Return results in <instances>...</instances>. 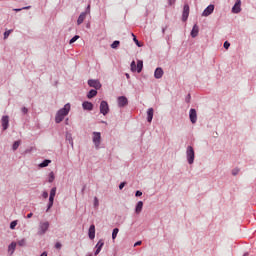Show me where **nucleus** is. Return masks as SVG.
Here are the masks:
<instances>
[{
	"mask_svg": "<svg viewBox=\"0 0 256 256\" xmlns=\"http://www.w3.org/2000/svg\"><path fill=\"white\" fill-rule=\"evenodd\" d=\"M229 47H231V43L225 41L224 42V49H229Z\"/></svg>",
	"mask_w": 256,
	"mask_h": 256,
	"instance_id": "58836bf2",
	"label": "nucleus"
},
{
	"mask_svg": "<svg viewBox=\"0 0 256 256\" xmlns=\"http://www.w3.org/2000/svg\"><path fill=\"white\" fill-rule=\"evenodd\" d=\"M26 9H31V6H26V7H23V8H15V9H13V11L19 12V11H23V10H26Z\"/></svg>",
	"mask_w": 256,
	"mask_h": 256,
	"instance_id": "f704fd0d",
	"label": "nucleus"
},
{
	"mask_svg": "<svg viewBox=\"0 0 256 256\" xmlns=\"http://www.w3.org/2000/svg\"><path fill=\"white\" fill-rule=\"evenodd\" d=\"M93 143L95 147L99 148L101 145V133L100 132H93Z\"/></svg>",
	"mask_w": 256,
	"mask_h": 256,
	"instance_id": "39448f33",
	"label": "nucleus"
},
{
	"mask_svg": "<svg viewBox=\"0 0 256 256\" xmlns=\"http://www.w3.org/2000/svg\"><path fill=\"white\" fill-rule=\"evenodd\" d=\"M94 207H99V199L97 197L94 198Z\"/></svg>",
	"mask_w": 256,
	"mask_h": 256,
	"instance_id": "4c0bfd02",
	"label": "nucleus"
},
{
	"mask_svg": "<svg viewBox=\"0 0 256 256\" xmlns=\"http://www.w3.org/2000/svg\"><path fill=\"white\" fill-rule=\"evenodd\" d=\"M136 71H137V73H141V71H143V61L142 60L137 61Z\"/></svg>",
	"mask_w": 256,
	"mask_h": 256,
	"instance_id": "4be33fe9",
	"label": "nucleus"
},
{
	"mask_svg": "<svg viewBox=\"0 0 256 256\" xmlns=\"http://www.w3.org/2000/svg\"><path fill=\"white\" fill-rule=\"evenodd\" d=\"M135 195H136V197H141V195H143V192L138 190V191H136Z\"/></svg>",
	"mask_w": 256,
	"mask_h": 256,
	"instance_id": "79ce46f5",
	"label": "nucleus"
},
{
	"mask_svg": "<svg viewBox=\"0 0 256 256\" xmlns=\"http://www.w3.org/2000/svg\"><path fill=\"white\" fill-rule=\"evenodd\" d=\"M11 33H13V29H10V30L4 32V39H8L9 36L11 35Z\"/></svg>",
	"mask_w": 256,
	"mask_h": 256,
	"instance_id": "2f4dec72",
	"label": "nucleus"
},
{
	"mask_svg": "<svg viewBox=\"0 0 256 256\" xmlns=\"http://www.w3.org/2000/svg\"><path fill=\"white\" fill-rule=\"evenodd\" d=\"M48 181L49 183H53V181H55V174L53 172L49 173Z\"/></svg>",
	"mask_w": 256,
	"mask_h": 256,
	"instance_id": "cd10ccee",
	"label": "nucleus"
},
{
	"mask_svg": "<svg viewBox=\"0 0 256 256\" xmlns=\"http://www.w3.org/2000/svg\"><path fill=\"white\" fill-rule=\"evenodd\" d=\"M197 35H199V26H197V24H195L191 31V37H197Z\"/></svg>",
	"mask_w": 256,
	"mask_h": 256,
	"instance_id": "aec40b11",
	"label": "nucleus"
},
{
	"mask_svg": "<svg viewBox=\"0 0 256 256\" xmlns=\"http://www.w3.org/2000/svg\"><path fill=\"white\" fill-rule=\"evenodd\" d=\"M243 256H249V254H248V253H245Z\"/></svg>",
	"mask_w": 256,
	"mask_h": 256,
	"instance_id": "603ef678",
	"label": "nucleus"
},
{
	"mask_svg": "<svg viewBox=\"0 0 256 256\" xmlns=\"http://www.w3.org/2000/svg\"><path fill=\"white\" fill-rule=\"evenodd\" d=\"M215 11V5L210 4L202 13V17H209Z\"/></svg>",
	"mask_w": 256,
	"mask_h": 256,
	"instance_id": "0eeeda50",
	"label": "nucleus"
},
{
	"mask_svg": "<svg viewBox=\"0 0 256 256\" xmlns=\"http://www.w3.org/2000/svg\"><path fill=\"white\" fill-rule=\"evenodd\" d=\"M77 39H79V36H74L71 40H70V45H73V43H75V41H77Z\"/></svg>",
	"mask_w": 256,
	"mask_h": 256,
	"instance_id": "e433bc0d",
	"label": "nucleus"
},
{
	"mask_svg": "<svg viewBox=\"0 0 256 256\" xmlns=\"http://www.w3.org/2000/svg\"><path fill=\"white\" fill-rule=\"evenodd\" d=\"M238 172H239V170H233L232 175H237Z\"/></svg>",
	"mask_w": 256,
	"mask_h": 256,
	"instance_id": "de8ad7c7",
	"label": "nucleus"
},
{
	"mask_svg": "<svg viewBox=\"0 0 256 256\" xmlns=\"http://www.w3.org/2000/svg\"><path fill=\"white\" fill-rule=\"evenodd\" d=\"M123 187H125V182L120 183L119 189H123Z\"/></svg>",
	"mask_w": 256,
	"mask_h": 256,
	"instance_id": "c03bdc74",
	"label": "nucleus"
},
{
	"mask_svg": "<svg viewBox=\"0 0 256 256\" xmlns=\"http://www.w3.org/2000/svg\"><path fill=\"white\" fill-rule=\"evenodd\" d=\"M128 103H129V101L127 100V97H125V96L118 97V106L119 107H125V105H127Z\"/></svg>",
	"mask_w": 256,
	"mask_h": 256,
	"instance_id": "9b49d317",
	"label": "nucleus"
},
{
	"mask_svg": "<svg viewBox=\"0 0 256 256\" xmlns=\"http://www.w3.org/2000/svg\"><path fill=\"white\" fill-rule=\"evenodd\" d=\"M82 107L86 111H93V103H91V102H88V101L83 102Z\"/></svg>",
	"mask_w": 256,
	"mask_h": 256,
	"instance_id": "dca6fc26",
	"label": "nucleus"
},
{
	"mask_svg": "<svg viewBox=\"0 0 256 256\" xmlns=\"http://www.w3.org/2000/svg\"><path fill=\"white\" fill-rule=\"evenodd\" d=\"M100 113H102V115H107V113H109V104L107 101H102L100 103Z\"/></svg>",
	"mask_w": 256,
	"mask_h": 256,
	"instance_id": "423d86ee",
	"label": "nucleus"
},
{
	"mask_svg": "<svg viewBox=\"0 0 256 256\" xmlns=\"http://www.w3.org/2000/svg\"><path fill=\"white\" fill-rule=\"evenodd\" d=\"M89 239H95V225H91L88 231Z\"/></svg>",
	"mask_w": 256,
	"mask_h": 256,
	"instance_id": "f3484780",
	"label": "nucleus"
},
{
	"mask_svg": "<svg viewBox=\"0 0 256 256\" xmlns=\"http://www.w3.org/2000/svg\"><path fill=\"white\" fill-rule=\"evenodd\" d=\"M69 111H71V104L67 103L64 105L62 109H60L55 116L56 123H61L65 117L69 115Z\"/></svg>",
	"mask_w": 256,
	"mask_h": 256,
	"instance_id": "f257e3e1",
	"label": "nucleus"
},
{
	"mask_svg": "<svg viewBox=\"0 0 256 256\" xmlns=\"http://www.w3.org/2000/svg\"><path fill=\"white\" fill-rule=\"evenodd\" d=\"M28 111H29V110H28L26 107H23V108H22V113H24V115H27Z\"/></svg>",
	"mask_w": 256,
	"mask_h": 256,
	"instance_id": "a19ab883",
	"label": "nucleus"
},
{
	"mask_svg": "<svg viewBox=\"0 0 256 256\" xmlns=\"http://www.w3.org/2000/svg\"><path fill=\"white\" fill-rule=\"evenodd\" d=\"M189 117H190L191 123H193V124L197 123V110H195L193 108L190 109Z\"/></svg>",
	"mask_w": 256,
	"mask_h": 256,
	"instance_id": "6e6552de",
	"label": "nucleus"
},
{
	"mask_svg": "<svg viewBox=\"0 0 256 256\" xmlns=\"http://www.w3.org/2000/svg\"><path fill=\"white\" fill-rule=\"evenodd\" d=\"M54 201H55V197L54 196H49V203H48L47 211H49V209H51V207H53Z\"/></svg>",
	"mask_w": 256,
	"mask_h": 256,
	"instance_id": "b1692460",
	"label": "nucleus"
},
{
	"mask_svg": "<svg viewBox=\"0 0 256 256\" xmlns=\"http://www.w3.org/2000/svg\"><path fill=\"white\" fill-rule=\"evenodd\" d=\"M49 229V222H40L38 227V235H45Z\"/></svg>",
	"mask_w": 256,
	"mask_h": 256,
	"instance_id": "7ed1b4c3",
	"label": "nucleus"
},
{
	"mask_svg": "<svg viewBox=\"0 0 256 256\" xmlns=\"http://www.w3.org/2000/svg\"><path fill=\"white\" fill-rule=\"evenodd\" d=\"M17 243H18L19 247H25V245H27V240L21 239Z\"/></svg>",
	"mask_w": 256,
	"mask_h": 256,
	"instance_id": "c85d7f7f",
	"label": "nucleus"
},
{
	"mask_svg": "<svg viewBox=\"0 0 256 256\" xmlns=\"http://www.w3.org/2000/svg\"><path fill=\"white\" fill-rule=\"evenodd\" d=\"M153 113H154L153 108H149L148 111H147V121H148V123H151L153 121Z\"/></svg>",
	"mask_w": 256,
	"mask_h": 256,
	"instance_id": "a211bd4d",
	"label": "nucleus"
},
{
	"mask_svg": "<svg viewBox=\"0 0 256 256\" xmlns=\"http://www.w3.org/2000/svg\"><path fill=\"white\" fill-rule=\"evenodd\" d=\"M17 227V220H14L10 223V229H15Z\"/></svg>",
	"mask_w": 256,
	"mask_h": 256,
	"instance_id": "c9c22d12",
	"label": "nucleus"
},
{
	"mask_svg": "<svg viewBox=\"0 0 256 256\" xmlns=\"http://www.w3.org/2000/svg\"><path fill=\"white\" fill-rule=\"evenodd\" d=\"M87 13H91V5L87 6V10L85 12H82L77 20V25H81L87 17Z\"/></svg>",
	"mask_w": 256,
	"mask_h": 256,
	"instance_id": "20e7f679",
	"label": "nucleus"
},
{
	"mask_svg": "<svg viewBox=\"0 0 256 256\" xmlns=\"http://www.w3.org/2000/svg\"><path fill=\"white\" fill-rule=\"evenodd\" d=\"M143 211V201H139L136 205L135 212L139 215Z\"/></svg>",
	"mask_w": 256,
	"mask_h": 256,
	"instance_id": "412c9836",
	"label": "nucleus"
},
{
	"mask_svg": "<svg viewBox=\"0 0 256 256\" xmlns=\"http://www.w3.org/2000/svg\"><path fill=\"white\" fill-rule=\"evenodd\" d=\"M31 217H33V213H29V214L27 215V219H31Z\"/></svg>",
	"mask_w": 256,
	"mask_h": 256,
	"instance_id": "09e8293b",
	"label": "nucleus"
},
{
	"mask_svg": "<svg viewBox=\"0 0 256 256\" xmlns=\"http://www.w3.org/2000/svg\"><path fill=\"white\" fill-rule=\"evenodd\" d=\"M232 13H241V0H237L232 8Z\"/></svg>",
	"mask_w": 256,
	"mask_h": 256,
	"instance_id": "f8f14e48",
	"label": "nucleus"
},
{
	"mask_svg": "<svg viewBox=\"0 0 256 256\" xmlns=\"http://www.w3.org/2000/svg\"><path fill=\"white\" fill-rule=\"evenodd\" d=\"M186 155L189 165H193V162L195 161V150L191 146L187 147Z\"/></svg>",
	"mask_w": 256,
	"mask_h": 256,
	"instance_id": "f03ea898",
	"label": "nucleus"
},
{
	"mask_svg": "<svg viewBox=\"0 0 256 256\" xmlns=\"http://www.w3.org/2000/svg\"><path fill=\"white\" fill-rule=\"evenodd\" d=\"M19 145H21V141L20 140L15 141L12 146L13 151H17V149H19Z\"/></svg>",
	"mask_w": 256,
	"mask_h": 256,
	"instance_id": "393cba45",
	"label": "nucleus"
},
{
	"mask_svg": "<svg viewBox=\"0 0 256 256\" xmlns=\"http://www.w3.org/2000/svg\"><path fill=\"white\" fill-rule=\"evenodd\" d=\"M121 42H119L118 40L114 41L112 44H111V48L112 49H117V47H119Z\"/></svg>",
	"mask_w": 256,
	"mask_h": 256,
	"instance_id": "7c9ffc66",
	"label": "nucleus"
},
{
	"mask_svg": "<svg viewBox=\"0 0 256 256\" xmlns=\"http://www.w3.org/2000/svg\"><path fill=\"white\" fill-rule=\"evenodd\" d=\"M16 247H17V242H12V243L8 246V251H9L10 255H13V253H15Z\"/></svg>",
	"mask_w": 256,
	"mask_h": 256,
	"instance_id": "6ab92c4d",
	"label": "nucleus"
},
{
	"mask_svg": "<svg viewBox=\"0 0 256 256\" xmlns=\"http://www.w3.org/2000/svg\"><path fill=\"white\" fill-rule=\"evenodd\" d=\"M163 68L158 67L156 68L155 72H154V77L155 79H161V77H163Z\"/></svg>",
	"mask_w": 256,
	"mask_h": 256,
	"instance_id": "4468645a",
	"label": "nucleus"
},
{
	"mask_svg": "<svg viewBox=\"0 0 256 256\" xmlns=\"http://www.w3.org/2000/svg\"><path fill=\"white\" fill-rule=\"evenodd\" d=\"M61 247H62L61 243L57 242V243L55 244V248H56V249H61Z\"/></svg>",
	"mask_w": 256,
	"mask_h": 256,
	"instance_id": "37998d69",
	"label": "nucleus"
},
{
	"mask_svg": "<svg viewBox=\"0 0 256 256\" xmlns=\"http://www.w3.org/2000/svg\"><path fill=\"white\" fill-rule=\"evenodd\" d=\"M141 241H138V242H136L135 244H134V247H138L139 245H141Z\"/></svg>",
	"mask_w": 256,
	"mask_h": 256,
	"instance_id": "49530a36",
	"label": "nucleus"
},
{
	"mask_svg": "<svg viewBox=\"0 0 256 256\" xmlns=\"http://www.w3.org/2000/svg\"><path fill=\"white\" fill-rule=\"evenodd\" d=\"M132 37H134L133 41L137 45V47H141V43H139V40H137V37L135 36V34H132Z\"/></svg>",
	"mask_w": 256,
	"mask_h": 256,
	"instance_id": "473e14b6",
	"label": "nucleus"
},
{
	"mask_svg": "<svg viewBox=\"0 0 256 256\" xmlns=\"http://www.w3.org/2000/svg\"><path fill=\"white\" fill-rule=\"evenodd\" d=\"M169 5H174L175 0H168Z\"/></svg>",
	"mask_w": 256,
	"mask_h": 256,
	"instance_id": "a18cd8bd",
	"label": "nucleus"
},
{
	"mask_svg": "<svg viewBox=\"0 0 256 256\" xmlns=\"http://www.w3.org/2000/svg\"><path fill=\"white\" fill-rule=\"evenodd\" d=\"M42 197H43L44 199H47V197H49V193H48L47 191H44V192L42 193Z\"/></svg>",
	"mask_w": 256,
	"mask_h": 256,
	"instance_id": "ea45409f",
	"label": "nucleus"
},
{
	"mask_svg": "<svg viewBox=\"0 0 256 256\" xmlns=\"http://www.w3.org/2000/svg\"><path fill=\"white\" fill-rule=\"evenodd\" d=\"M97 96V90H90L87 94L88 99H93V97Z\"/></svg>",
	"mask_w": 256,
	"mask_h": 256,
	"instance_id": "5701e85b",
	"label": "nucleus"
},
{
	"mask_svg": "<svg viewBox=\"0 0 256 256\" xmlns=\"http://www.w3.org/2000/svg\"><path fill=\"white\" fill-rule=\"evenodd\" d=\"M89 87H93L94 89H101V82L98 80H89L88 81Z\"/></svg>",
	"mask_w": 256,
	"mask_h": 256,
	"instance_id": "1a4fd4ad",
	"label": "nucleus"
},
{
	"mask_svg": "<svg viewBox=\"0 0 256 256\" xmlns=\"http://www.w3.org/2000/svg\"><path fill=\"white\" fill-rule=\"evenodd\" d=\"M119 233V228H115L112 232V239L115 240L117 239V235Z\"/></svg>",
	"mask_w": 256,
	"mask_h": 256,
	"instance_id": "bb28decb",
	"label": "nucleus"
},
{
	"mask_svg": "<svg viewBox=\"0 0 256 256\" xmlns=\"http://www.w3.org/2000/svg\"><path fill=\"white\" fill-rule=\"evenodd\" d=\"M189 18V4L184 5L183 8V14H182V20L187 21Z\"/></svg>",
	"mask_w": 256,
	"mask_h": 256,
	"instance_id": "9d476101",
	"label": "nucleus"
},
{
	"mask_svg": "<svg viewBox=\"0 0 256 256\" xmlns=\"http://www.w3.org/2000/svg\"><path fill=\"white\" fill-rule=\"evenodd\" d=\"M126 77H127L128 79H130V76H129V74H127V73H126Z\"/></svg>",
	"mask_w": 256,
	"mask_h": 256,
	"instance_id": "3c124183",
	"label": "nucleus"
},
{
	"mask_svg": "<svg viewBox=\"0 0 256 256\" xmlns=\"http://www.w3.org/2000/svg\"><path fill=\"white\" fill-rule=\"evenodd\" d=\"M40 256H47V252H43Z\"/></svg>",
	"mask_w": 256,
	"mask_h": 256,
	"instance_id": "8fccbe9b",
	"label": "nucleus"
},
{
	"mask_svg": "<svg viewBox=\"0 0 256 256\" xmlns=\"http://www.w3.org/2000/svg\"><path fill=\"white\" fill-rule=\"evenodd\" d=\"M131 71H133V73H135V71H137V64L135 63V61L131 62Z\"/></svg>",
	"mask_w": 256,
	"mask_h": 256,
	"instance_id": "c756f323",
	"label": "nucleus"
},
{
	"mask_svg": "<svg viewBox=\"0 0 256 256\" xmlns=\"http://www.w3.org/2000/svg\"><path fill=\"white\" fill-rule=\"evenodd\" d=\"M49 163H51V160H44L42 163L39 164V167H48Z\"/></svg>",
	"mask_w": 256,
	"mask_h": 256,
	"instance_id": "a878e982",
	"label": "nucleus"
},
{
	"mask_svg": "<svg viewBox=\"0 0 256 256\" xmlns=\"http://www.w3.org/2000/svg\"><path fill=\"white\" fill-rule=\"evenodd\" d=\"M103 245H105V242H103V240H100L96 244V251H95L94 255H99V253H101V249H103Z\"/></svg>",
	"mask_w": 256,
	"mask_h": 256,
	"instance_id": "2eb2a0df",
	"label": "nucleus"
},
{
	"mask_svg": "<svg viewBox=\"0 0 256 256\" xmlns=\"http://www.w3.org/2000/svg\"><path fill=\"white\" fill-rule=\"evenodd\" d=\"M2 127L4 131H7V129L9 128V116L2 117Z\"/></svg>",
	"mask_w": 256,
	"mask_h": 256,
	"instance_id": "ddd939ff",
	"label": "nucleus"
},
{
	"mask_svg": "<svg viewBox=\"0 0 256 256\" xmlns=\"http://www.w3.org/2000/svg\"><path fill=\"white\" fill-rule=\"evenodd\" d=\"M55 195H57V188H52L50 191V197H55Z\"/></svg>",
	"mask_w": 256,
	"mask_h": 256,
	"instance_id": "72a5a7b5",
	"label": "nucleus"
}]
</instances>
